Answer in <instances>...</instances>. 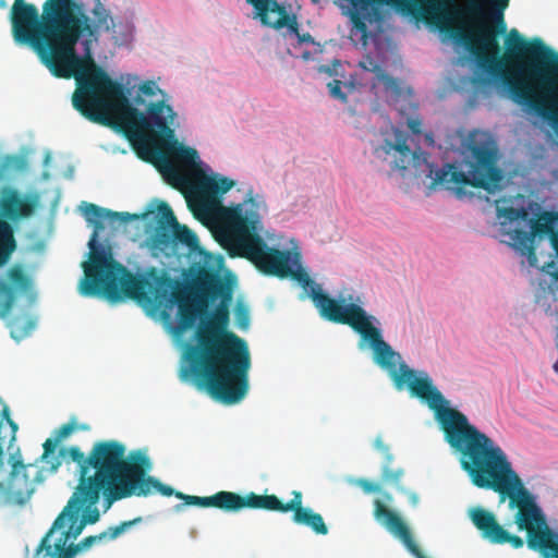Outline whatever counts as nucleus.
Here are the masks:
<instances>
[{"label":"nucleus","mask_w":558,"mask_h":558,"mask_svg":"<svg viewBox=\"0 0 558 558\" xmlns=\"http://www.w3.org/2000/svg\"><path fill=\"white\" fill-rule=\"evenodd\" d=\"M408 125H409V129H410L414 134H418V133H421V125H422V123H421V121H420V120H414V119L409 120Z\"/></svg>","instance_id":"obj_43"},{"label":"nucleus","mask_w":558,"mask_h":558,"mask_svg":"<svg viewBox=\"0 0 558 558\" xmlns=\"http://www.w3.org/2000/svg\"><path fill=\"white\" fill-rule=\"evenodd\" d=\"M259 208L252 196L242 204L222 207L218 240L232 255L247 258L263 274L287 278L291 274L290 252L271 248L263 240Z\"/></svg>","instance_id":"obj_7"},{"label":"nucleus","mask_w":558,"mask_h":558,"mask_svg":"<svg viewBox=\"0 0 558 558\" xmlns=\"http://www.w3.org/2000/svg\"><path fill=\"white\" fill-rule=\"evenodd\" d=\"M514 523L519 531H526V544L532 550L538 551L543 558H558V533L547 525L542 509L535 498L519 506Z\"/></svg>","instance_id":"obj_13"},{"label":"nucleus","mask_w":558,"mask_h":558,"mask_svg":"<svg viewBox=\"0 0 558 558\" xmlns=\"http://www.w3.org/2000/svg\"><path fill=\"white\" fill-rule=\"evenodd\" d=\"M157 86L153 82H145L140 86V92L146 96H154L156 94Z\"/></svg>","instance_id":"obj_42"},{"label":"nucleus","mask_w":558,"mask_h":558,"mask_svg":"<svg viewBox=\"0 0 558 558\" xmlns=\"http://www.w3.org/2000/svg\"><path fill=\"white\" fill-rule=\"evenodd\" d=\"M88 247L89 262L84 264L85 277L80 288L83 295H101L111 303L129 298L153 313L160 312L165 318L178 305L177 335L193 328L206 308L197 302L199 292L194 280L187 284L155 267L146 275H133L112 258L109 246L97 242V231L90 235Z\"/></svg>","instance_id":"obj_4"},{"label":"nucleus","mask_w":558,"mask_h":558,"mask_svg":"<svg viewBox=\"0 0 558 558\" xmlns=\"http://www.w3.org/2000/svg\"><path fill=\"white\" fill-rule=\"evenodd\" d=\"M19 161L16 156H7L0 165V180L4 179L8 170L16 166Z\"/></svg>","instance_id":"obj_36"},{"label":"nucleus","mask_w":558,"mask_h":558,"mask_svg":"<svg viewBox=\"0 0 558 558\" xmlns=\"http://www.w3.org/2000/svg\"><path fill=\"white\" fill-rule=\"evenodd\" d=\"M136 102H138V104H143L144 101H143V100H141L140 98H137V99H136Z\"/></svg>","instance_id":"obj_53"},{"label":"nucleus","mask_w":558,"mask_h":558,"mask_svg":"<svg viewBox=\"0 0 558 558\" xmlns=\"http://www.w3.org/2000/svg\"><path fill=\"white\" fill-rule=\"evenodd\" d=\"M554 267H555L554 262H548L542 266V269L545 270L546 272L550 274L549 268H554Z\"/></svg>","instance_id":"obj_47"},{"label":"nucleus","mask_w":558,"mask_h":558,"mask_svg":"<svg viewBox=\"0 0 558 558\" xmlns=\"http://www.w3.org/2000/svg\"><path fill=\"white\" fill-rule=\"evenodd\" d=\"M470 518L475 527L481 532L482 537L489 543L498 545L510 544L514 549L523 547V538L509 533L498 523L493 512L484 508L476 507L471 510Z\"/></svg>","instance_id":"obj_18"},{"label":"nucleus","mask_w":558,"mask_h":558,"mask_svg":"<svg viewBox=\"0 0 558 558\" xmlns=\"http://www.w3.org/2000/svg\"><path fill=\"white\" fill-rule=\"evenodd\" d=\"M374 518L396 538L401 541L405 548L415 558H427L415 543L412 533L403 519L393 510L385 506L379 499L374 501Z\"/></svg>","instance_id":"obj_19"},{"label":"nucleus","mask_w":558,"mask_h":558,"mask_svg":"<svg viewBox=\"0 0 558 558\" xmlns=\"http://www.w3.org/2000/svg\"><path fill=\"white\" fill-rule=\"evenodd\" d=\"M384 497H385V499H386L387 501H391V499H392V497H391V495H390V494H385V495H384Z\"/></svg>","instance_id":"obj_51"},{"label":"nucleus","mask_w":558,"mask_h":558,"mask_svg":"<svg viewBox=\"0 0 558 558\" xmlns=\"http://www.w3.org/2000/svg\"><path fill=\"white\" fill-rule=\"evenodd\" d=\"M194 288L199 292L197 302L202 306L221 299L209 323L197 332V344L189 345L185 357L190 368L183 376L193 375L199 388L225 404L240 402L248 391L251 355L247 343L227 327L230 322L229 304L232 293L219 274L201 267L194 277Z\"/></svg>","instance_id":"obj_3"},{"label":"nucleus","mask_w":558,"mask_h":558,"mask_svg":"<svg viewBox=\"0 0 558 558\" xmlns=\"http://www.w3.org/2000/svg\"><path fill=\"white\" fill-rule=\"evenodd\" d=\"M388 464L389 463H386L383 466L381 482L386 483V484H391V485L396 486L398 489L403 490V488L400 485L401 480L404 475L403 469L393 470V469H390Z\"/></svg>","instance_id":"obj_33"},{"label":"nucleus","mask_w":558,"mask_h":558,"mask_svg":"<svg viewBox=\"0 0 558 558\" xmlns=\"http://www.w3.org/2000/svg\"><path fill=\"white\" fill-rule=\"evenodd\" d=\"M553 367H554V371H555L556 373H558V362H556V363L554 364V366H553Z\"/></svg>","instance_id":"obj_52"},{"label":"nucleus","mask_w":558,"mask_h":558,"mask_svg":"<svg viewBox=\"0 0 558 558\" xmlns=\"http://www.w3.org/2000/svg\"><path fill=\"white\" fill-rule=\"evenodd\" d=\"M92 14L93 21L75 0H45L41 14L35 4L14 0L10 11L14 41L33 48L53 76L74 77L73 96L78 97L99 85L111 86V77L96 64L88 44L83 57L75 49L83 34L97 38L113 26L110 12L100 0H94Z\"/></svg>","instance_id":"obj_1"},{"label":"nucleus","mask_w":558,"mask_h":558,"mask_svg":"<svg viewBox=\"0 0 558 558\" xmlns=\"http://www.w3.org/2000/svg\"><path fill=\"white\" fill-rule=\"evenodd\" d=\"M374 447L385 456L387 463H390L392 461V454L390 453V449L388 445L384 442L380 436L376 437L374 441Z\"/></svg>","instance_id":"obj_39"},{"label":"nucleus","mask_w":558,"mask_h":558,"mask_svg":"<svg viewBox=\"0 0 558 558\" xmlns=\"http://www.w3.org/2000/svg\"><path fill=\"white\" fill-rule=\"evenodd\" d=\"M8 281H0V296L3 298L5 307H12L15 294L27 293L32 290L33 281L22 265L15 264L7 272Z\"/></svg>","instance_id":"obj_21"},{"label":"nucleus","mask_w":558,"mask_h":558,"mask_svg":"<svg viewBox=\"0 0 558 558\" xmlns=\"http://www.w3.org/2000/svg\"><path fill=\"white\" fill-rule=\"evenodd\" d=\"M38 201L36 194L21 196L15 189L5 186L1 191L0 209L5 218L14 221L32 216Z\"/></svg>","instance_id":"obj_20"},{"label":"nucleus","mask_w":558,"mask_h":558,"mask_svg":"<svg viewBox=\"0 0 558 558\" xmlns=\"http://www.w3.org/2000/svg\"><path fill=\"white\" fill-rule=\"evenodd\" d=\"M495 2L504 9L507 5L508 0H495Z\"/></svg>","instance_id":"obj_48"},{"label":"nucleus","mask_w":558,"mask_h":558,"mask_svg":"<svg viewBox=\"0 0 558 558\" xmlns=\"http://www.w3.org/2000/svg\"><path fill=\"white\" fill-rule=\"evenodd\" d=\"M420 2L427 14L433 15L437 21L448 20L446 9L451 4V0H415Z\"/></svg>","instance_id":"obj_30"},{"label":"nucleus","mask_w":558,"mask_h":558,"mask_svg":"<svg viewBox=\"0 0 558 558\" xmlns=\"http://www.w3.org/2000/svg\"><path fill=\"white\" fill-rule=\"evenodd\" d=\"M531 229L533 234L549 235L551 239L558 233V214L543 213L537 219L531 221Z\"/></svg>","instance_id":"obj_27"},{"label":"nucleus","mask_w":558,"mask_h":558,"mask_svg":"<svg viewBox=\"0 0 558 558\" xmlns=\"http://www.w3.org/2000/svg\"><path fill=\"white\" fill-rule=\"evenodd\" d=\"M234 185V181L226 177H205L199 184L201 190L211 196L227 193Z\"/></svg>","instance_id":"obj_28"},{"label":"nucleus","mask_w":558,"mask_h":558,"mask_svg":"<svg viewBox=\"0 0 558 558\" xmlns=\"http://www.w3.org/2000/svg\"><path fill=\"white\" fill-rule=\"evenodd\" d=\"M3 450L2 446L0 445V469L3 466Z\"/></svg>","instance_id":"obj_50"},{"label":"nucleus","mask_w":558,"mask_h":558,"mask_svg":"<svg viewBox=\"0 0 558 558\" xmlns=\"http://www.w3.org/2000/svg\"><path fill=\"white\" fill-rule=\"evenodd\" d=\"M488 2L493 10V19L497 24V29L495 31L487 24L480 22L472 32H460L459 37L469 47L470 51L476 56L480 62L489 63L490 68L494 69L499 64L497 61L499 52L497 34L506 32L504 11L508 8L509 1L504 9L495 0H488Z\"/></svg>","instance_id":"obj_14"},{"label":"nucleus","mask_w":558,"mask_h":558,"mask_svg":"<svg viewBox=\"0 0 558 558\" xmlns=\"http://www.w3.org/2000/svg\"><path fill=\"white\" fill-rule=\"evenodd\" d=\"M329 94L332 98L340 100L343 104L348 102L347 93L342 92V87H344L348 92H352L354 89V83H343L340 80H333L327 84Z\"/></svg>","instance_id":"obj_32"},{"label":"nucleus","mask_w":558,"mask_h":558,"mask_svg":"<svg viewBox=\"0 0 558 558\" xmlns=\"http://www.w3.org/2000/svg\"><path fill=\"white\" fill-rule=\"evenodd\" d=\"M352 20L357 28L365 29V24L361 21L357 14H353Z\"/></svg>","instance_id":"obj_45"},{"label":"nucleus","mask_w":558,"mask_h":558,"mask_svg":"<svg viewBox=\"0 0 558 558\" xmlns=\"http://www.w3.org/2000/svg\"><path fill=\"white\" fill-rule=\"evenodd\" d=\"M229 512H239L242 509H259L287 513L293 512L292 520L295 524L305 525L318 535H326L328 527L320 513L314 512L308 507H303V496L299 490L292 493L288 502L281 501L276 495H258L250 492L240 495L229 492Z\"/></svg>","instance_id":"obj_12"},{"label":"nucleus","mask_w":558,"mask_h":558,"mask_svg":"<svg viewBox=\"0 0 558 558\" xmlns=\"http://www.w3.org/2000/svg\"><path fill=\"white\" fill-rule=\"evenodd\" d=\"M470 153L464 162L466 171L459 170L453 163H446L436 171L432 186L440 185L454 192L459 198L466 195V185L483 189L489 194L499 191L502 187L504 173L498 167L496 150L483 145H473Z\"/></svg>","instance_id":"obj_8"},{"label":"nucleus","mask_w":558,"mask_h":558,"mask_svg":"<svg viewBox=\"0 0 558 558\" xmlns=\"http://www.w3.org/2000/svg\"><path fill=\"white\" fill-rule=\"evenodd\" d=\"M88 430L89 426L86 424L77 425L75 418H72L70 422L61 425L59 428L54 429L53 436L59 440L60 442L68 438L71 434H73L75 430Z\"/></svg>","instance_id":"obj_34"},{"label":"nucleus","mask_w":558,"mask_h":558,"mask_svg":"<svg viewBox=\"0 0 558 558\" xmlns=\"http://www.w3.org/2000/svg\"><path fill=\"white\" fill-rule=\"evenodd\" d=\"M500 226L502 232L509 235L513 248H515L521 255L526 256L527 263L531 267H538L537 255L534 247V236L536 234H533L532 230L529 232L522 229H507L506 222H500Z\"/></svg>","instance_id":"obj_22"},{"label":"nucleus","mask_w":558,"mask_h":558,"mask_svg":"<svg viewBox=\"0 0 558 558\" xmlns=\"http://www.w3.org/2000/svg\"><path fill=\"white\" fill-rule=\"evenodd\" d=\"M246 2L253 8V17L264 26L275 29L287 28L290 34L299 36L298 17L289 12L284 4L277 0H246Z\"/></svg>","instance_id":"obj_17"},{"label":"nucleus","mask_w":558,"mask_h":558,"mask_svg":"<svg viewBox=\"0 0 558 558\" xmlns=\"http://www.w3.org/2000/svg\"><path fill=\"white\" fill-rule=\"evenodd\" d=\"M0 404L2 405L1 417L4 418L8 424L11 426L13 433L17 430V424L10 417V409L8 404L4 403L2 398L0 397Z\"/></svg>","instance_id":"obj_41"},{"label":"nucleus","mask_w":558,"mask_h":558,"mask_svg":"<svg viewBox=\"0 0 558 558\" xmlns=\"http://www.w3.org/2000/svg\"><path fill=\"white\" fill-rule=\"evenodd\" d=\"M141 518H136L131 521L121 522L119 525L110 526L107 531L101 532L97 535H90L83 538L77 544H71L66 547V544L59 546L62 544V534L60 537L53 543H50V536L52 533L50 531L43 537L34 558H74V556L85 549L90 548L93 545L112 541L119 537L122 533H124L132 525L141 522Z\"/></svg>","instance_id":"obj_15"},{"label":"nucleus","mask_w":558,"mask_h":558,"mask_svg":"<svg viewBox=\"0 0 558 558\" xmlns=\"http://www.w3.org/2000/svg\"><path fill=\"white\" fill-rule=\"evenodd\" d=\"M496 210H497V217L499 219H505L502 222H509L512 223L514 221L523 220L525 221L529 217V213L524 207H502L499 206V201H496Z\"/></svg>","instance_id":"obj_31"},{"label":"nucleus","mask_w":558,"mask_h":558,"mask_svg":"<svg viewBox=\"0 0 558 558\" xmlns=\"http://www.w3.org/2000/svg\"><path fill=\"white\" fill-rule=\"evenodd\" d=\"M72 104L92 122L110 125L111 117H119L130 141L138 143L161 166H171L161 145L175 135L172 124L177 113L163 100L150 102L144 113L131 106L123 84L111 78L110 87L99 85L85 96H72Z\"/></svg>","instance_id":"obj_5"},{"label":"nucleus","mask_w":558,"mask_h":558,"mask_svg":"<svg viewBox=\"0 0 558 558\" xmlns=\"http://www.w3.org/2000/svg\"><path fill=\"white\" fill-rule=\"evenodd\" d=\"M355 484L366 494L380 492V486L378 484H375L366 478H359L356 480Z\"/></svg>","instance_id":"obj_37"},{"label":"nucleus","mask_w":558,"mask_h":558,"mask_svg":"<svg viewBox=\"0 0 558 558\" xmlns=\"http://www.w3.org/2000/svg\"><path fill=\"white\" fill-rule=\"evenodd\" d=\"M341 68V62L339 60H333L331 65H320L318 71L320 73H326L330 76H338V69Z\"/></svg>","instance_id":"obj_40"},{"label":"nucleus","mask_w":558,"mask_h":558,"mask_svg":"<svg viewBox=\"0 0 558 558\" xmlns=\"http://www.w3.org/2000/svg\"><path fill=\"white\" fill-rule=\"evenodd\" d=\"M289 277L298 280L304 289L310 288V298L320 316L331 323L348 325L355 332L373 345L379 354L389 352L388 343L383 339L381 331L374 324H378L376 317L368 315L366 311L355 303L341 304L322 290L304 270H292Z\"/></svg>","instance_id":"obj_9"},{"label":"nucleus","mask_w":558,"mask_h":558,"mask_svg":"<svg viewBox=\"0 0 558 558\" xmlns=\"http://www.w3.org/2000/svg\"><path fill=\"white\" fill-rule=\"evenodd\" d=\"M60 464H61V462H60L59 458H56V461L53 463H51V468L53 470H57Z\"/></svg>","instance_id":"obj_49"},{"label":"nucleus","mask_w":558,"mask_h":558,"mask_svg":"<svg viewBox=\"0 0 558 558\" xmlns=\"http://www.w3.org/2000/svg\"><path fill=\"white\" fill-rule=\"evenodd\" d=\"M554 276L558 277V271H556V274H553Z\"/></svg>","instance_id":"obj_54"},{"label":"nucleus","mask_w":558,"mask_h":558,"mask_svg":"<svg viewBox=\"0 0 558 558\" xmlns=\"http://www.w3.org/2000/svg\"><path fill=\"white\" fill-rule=\"evenodd\" d=\"M470 12H471V14L476 15V16H480L482 14V11H481L480 7H477V5L471 7Z\"/></svg>","instance_id":"obj_46"},{"label":"nucleus","mask_w":558,"mask_h":558,"mask_svg":"<svg viewBox=\"0 0 558 558\" xmlns=\"http://www.w3.org/2000/svg\"><path fill=\"white\" fill-rule=\"evenodd\" d=\"M161 147L166 151L167 157L174 156L178 160L189 166L194 165L198 158L196 149L180 144L175 136L173 140L163 143ZM168 159L170 160V158Z\"/></svg>","instance_id":"obj_25"},{"label":"nucleus","mask_w":558,"mask_h":558,"mask_svg":"<svg viewBox=\"0 0 558 558\" xmlns=\"http://www.w3.org/2000/svg\"><path fill=\"white\" fill-rule=\"evenodd\" d=\"M172 234H173V254H175L177 246L179 244L185 245L190 250H195L198 246L197 235L191 229H189L186 226H182L178 221H177V225L173 223Z\"/></svg>","instance_id":"obj_29"},{"label":"nucleus","mask_w":558,"mask_h":558,"mask_svg":"<svg viewBox=\"0 0 558 558\" xmlns=\"http://www.w3.org/2000/svg\"><path fill=\"white\" fill-rule=\"evenodd\" d=\"M16 250V241L11 225L0 218V267L4 266Z\"/></svg>","instance_id":"obj_24"},{"label":"nucleus","mask_w":558,"mask_h":558,"mask_svg":"<svg viewBox=\"0 0 558 558\" xmlns=\"http://www.w3.org/2000/svg\"><path fill=\"white\" fill-rule=\"evenodd\" d=\"M361 65L365 70L376 73L378 81L384 84L385 89L387 92L391 93V95L393 97L399 98L403 95V87H402L401 82L399 80L390 76L389 74H387L380 68V65H378L377 63H374L372 60H369V66H367L365 63H361Z\"/></svg>","instance_id":"obj_26"},{"label":"nucleus","mask_w":558,"mask_h":558,"mask_svg":"<svg viewBox=\"0 0 558 558\" xmlns=\"http://www.w3.org/2000/svg\"><path fill=\"white\" fill-rule=\"evenodd\" d=\"M235 316L240 327L246 328L248 326L250 315L245 307L238 305L235 310Z\"/></svg>","instance_id":"obj_38"},{"label":"nucleus","mask_w":558,"mask_h":558,"mask_svg":"<svg viewBox=\"0 0 558 558\" xmlns=\"http://www.w3.org/2000/svg\"><path fill=\"white\" fill-rule=\"evenodd\" d=\"M409 135L398 129H392L390 135L384 138L381 145L374 148V155L381 159L388 160L393 169L407 170L412 167L415 170L426 163V156L421 150H412L408 145Z\"/></svg>","instance_id":"obj_16"},{"label":"nucleus","mask_w":558,"mask_h":558,"mask_svg":"<svg viewBox=\"0 0 558 558\" xmlns=\"http://www.w3.org/2000/svg\"><path fill=\"white\" fill-rule=\"evenodd\" d=\"M300 44H312L313 43V37L311 36L310 33H299V36H296Z\"/></svg>","instance_id":"obj_44"},{"label":"nucleus","mask_w":558,"mask_h":558,"mask_svg":"<svg viewBox=\"0 0 558 558\" xmlns=\"http://www.w3.org/2000/svg\"><path fill=\"white\" fill-rule=\"evenodd\" d=\"M120 453L109 449L106 440L95 442L87 456L77 446L60 449L59 456L68 454L78 466L77 486L50 529V533L62 530L60 546L76 538L86 524H94L99 520L96 505L101 493L109 506L126 498L114 496L116 490L121 487L117 468Z\"/></svg>","instance_id":"obj_6"},{"label":"nucleus","mask_w":558,"mask_h":558,"mask_svg":"<svg viewBox=\"0 0 558 558\" xmlns=\"http://www.w3.org/2000/svg\"><path fill=\"white\" fill-rule=\"evenodd\" d=\"M109 449L120 451V458L118 459V476L121 482L114 496L116 497H147L153 493L157 492L162 496L170 497L175 496L178 492L171 486L161 483L158 478L148 475V472L153 468V463L149 457L143 450H132L126 454V447L124 444L118 440H106Z\"/></svg>","instance_id":"obj_10"},{"label":"nucleus","mask_w":558,"mask_h":558,"mask_svg":"<svg viewBox=\"0 0 558 558\" xmlns=\"http://www.w3.org/2000/svg\"><path fill=\"white\" fill-rule=\"evenodd\" d=\"M84 217L94 226L92 235L105 228L102 220L110 218L112 220H119L121 222H129L132 220H138L141 218L147 219L153 216L156 221V228L150 236L151 248L158 251L166 256L173 254V223L177 225V218L173 210L167 203H161L156 211H147L142 215L130 214V213H118L110 209L99 207L92 203H84ZM97 242L101 244L98 240Z\"/></svg>","instance_id":"obj_11"},{"label":"nucleus","mask_w":558,"mask_h":558,"mask_svg":"<svg viewBox=\"0 0 558 558\" xmlns=\"http://www.w3.org/2000/svg\"><path fill=\"white\" fill-rule=\"evenodd\" d=\"M371 348L375 362L390 372L398 389L407 385L411 395L425 401L436 412L446 441L460 453L461 468L474 486L494 490L499 494L501 501L508 498L510 508H518L534 498L513 470L501 447L470 424L463 413L445 407L447 401L427 374L416 377L415 372L404 363H401L397 371V360L400 356L389 344V352L383 354L373 345Z\"/></svg>","instance_id":"obj_2"},{"label":"nucleus","mask_w":558,"mask_h":558,"mask_svg":"<svg viewBox=\"0 0 558 558\" xmlns=\"http://www.w3.org/2000/svg\"><path fill=\"white\" fill-rule=\"evenodd\" d=\"M58 444H60V441L57 440V438L54 436L52 438L46 439V441L43 445V447H44V453L41 456L43 461L48 462L47 459L49 458L50 454H52L54 452Z\"/></svg>","instance_id":"obj_35"},{"label":"nucleus","mask_w":558,"mask_h":558,"mask_svg":"<svg viewBox=\"0 0 558 558\" xmlns=\"http://www.w3.org/2000/svg\"><path fill=\"white\" fill-rule=\"evenodd\" d=\"M175 497L179 499L184 500V505L186 506H198L204 508H217L225 512H229V492L228 490H220L211 496H192V495H184L181 492H178L175 494Z\"/></svg>","instance_id":"obj_23"}]
</instances>
